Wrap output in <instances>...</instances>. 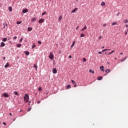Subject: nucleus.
<instances>
[{
  "label": "nucleus",
  "instance_id": "nucleus-1",
  "mask_svg": "<svg viewBox=\"0 0 128 128\" xmlns=\"http://www.w3.org/2000/svg\"><path fill=\"white\" fill-rule=\"evenodd\" d=\"M24 102H28L30 100V96L28 94H25L24 96Z\"/></svg>",
  "mask_w": 128,
  "mask_h": 128
},
{
  "label": "nucleus",
  "instance_id": "nucleus-2",
  "mask_svg": "<svg viewBox=\"0 0 128 128\" xmlns=\"http://www.w3.org/2000/svg\"><path fill=\"white\" fill-rule=\"evenodd\" d=\"M49 58H50V60H54V54H52V52H50V53Z\"/></svg>",
  "mask_w": 128,
  "mask_h": 128
},
{
  "label": "nucleus",
  "instance_id": "nucleus-3",
  "mask_svg": "<svg viewBox=\"0 0 128 128\" xmlns=\"http://www.w3.org/2000/svg\"><path fill=\"white\" fill-rule=\"evenodd\" d=\"M2 96H4V98H8V96H10L8 94V93H6V92L4 93Z\"/></svg>",
  "mask_w": 128,
  "mask_h": 128
},
{
  "label": "nucleus",
  "instance_id": "nucleus-4",
  "mask_svg": "<svg viewBox=\"0 0 128 128\" xmlns=\"http://www.w3.org/2000/svg\"><path fill=\"white\" fill-rule=\"evenodd\" d=\"M71 82L72 84H74V88H76V82L74 80H71Z\"/></svg>",
  "mask_w": 128,
  "mask_h": 128
},
{
  "label": "nucleus",
  "instance_id": "nucleus-5",
  "mask_svg": "<svg viewBox=\"0 0 128 128\" xmlns=\"http://www.w3.org/2000/svg\"><path fill=\"white\" fill-rule=\"evenodd\" d=\"M58 72V70H56V68H54L52 70V73L54 74Z\"/></svg>",
  "mask_w": 128,
  "mask_h": 128
},
{
  "label": "nucleus",
  "instance_id": "nucleus-6",
  "mask_svg": "<svg viewBox=\"0 0 128 128\" xmlns=\"http://www.w3.org/2000/svg\"><path fill=\"white\" fill-rule=\"evenodd\" d=\"M44 22V18H42L38 20L39 24H42V22Z\"/></svg>",
  "mask_w": 128,
  "mask_h": 128
},
{
  "label": "nucleus",
  "instance_id": "nucleus-7",
  "mask_svg": "<svg viewBox=\"0 0 128 128\" xmlns=\"http://www.w3.org/2000/svg\"><path fill=\"white\" fill-rule=\"evenodd\" d=\"M28 12V9H24L22 10L23 14H26V12Z\"/></svg>",
  "mask_w": 128,
  "mask_h": 128
},
{
  "label": "nucleus",
  "instance_id": "nucleus-8",
  "mask_svg": "<svg viewBox=\"0 0 128 128\" xmlns=\"http://www.w3.org/2000/svg\"><path fill=\"white\" fill-rule=\"evenodd\" d=\"M4 46H6V44H4V42H1L0 43V48H4Z\"/></svg>",
  "mask_w": 128,
  "mask_h": 128
},
{
  "label": "nucleus",
  "instance_id": "nucleus-9",
  "mask_svg": "<svg viewBox=\"0 0 128 128\" xmlns=\"http://www.w3.org/2000/svg\"><path fill=\"white\" fill-rule=\"evenodd\" d=\"M104 66H100V70H102V72H104Z\"/></svg>",
  "mask_w": 128,
  "mask_h": 128
},
{
  "label": "nucleus",
  "instance_id": "nucleus-10",
  "mask_svg": "<svg viewBox=\"0 0 128 128\" xmlns=\"http://www.w3.org/2000/svg\"><path fill=\"white\" fill-rule=\"evenodd\" d=\"M88 28V27H86V26H85L81 30V32H84V30H86Z\"/></svg>",
  "mask_w": 128,
  "mask_h": 128
},
{
  "label": "nucleus",
  "instance_id": "nucleus-11",
  "mask_svg": "<svg viewBox=\"0 0 128 128\" xmlns=\"http://www.w3.org/2000/svg\"><path fill=\"white\" fill-rule=\"evenodd\" d=\"M36 18H32L31 20V22H36Z\"/></svg>",
  "mask_w": 128,
  "mask_h": 128
},
{
  "label": "nucleus",
  "instance_id": "nucleus-12",
  "mask_svg": "<svg viewBox=\"0 0 128 128\" xmlns=\"http://www.w3.org/2000/svg\"><path fill=\"white\" fill-rule=\"evenodd\" d=\"M77 10H78V8H74V9L71 12L72 14V13L76 12L77 11Z\"/></svg>",
  "mask_w": 128,
  "mask_h": 128
},
{
  "label": "nucleus",
  "instance_id": "nucleus-13",
  "mask_svg": "<svg viewBox=\"0 0 128 128\" xmlns=\"http://www.w3.org/2000/svg\"><path fill=\"white\" fill-rule=\"evenodd\" d=\"M32 28H30V27H28V32H32Z\"/></svg>",
  "mask_w": 128,
  "mask_h": 128
},
{
  "label": "nucleus",
  "instance_id": "nucleus-14",
  "mask_svg": "<svg viewBox=\"0 0 128 128\" xmlns=\"http://www.w3.org/2000/svg\"><path fill=\"white\" fill-rule=\"evenodd\" d=\"M24 54H26V56H28L30 54V52L28 51L24 52Z\"/></svg>",
  "mask_w": 128,
  "mask_h": 128
},
{
  "label": "nucleus",
  "instance_id": "nucleus-15",
  "mask_svg": "<svg viewBox=\"0 0 128 128\" xmlns=\"http://www.w3.org/2000/svg\"><path fill=\"white\" fill-rule=\"evenodd\" d=\"M101 6H106V2H102L101 3Z\"/></svg>",
  "mask_w": 128,
  "mask_h": 128
},
{
  "label": "nucleus",
  "instance_id": "nucleus-16",
  "mask_svg": "<svg viewBox=\"0 0 128 128\" xmlns=\"http://www.w3.org/2000/svg\"><path fill=\"white\" fill-rule=\"evenodd\" d=\"M10 66V64H8V62H7L6 64L4 66V68H8V66Z\"/></svg>",
  "mask_w": 128,
  "mask_h": 128
},
{
  "label": "nucleus",
  "instance_id": "nucleus-17",
  "mask_svg": "<svg viewBox=\"0 0 128 128\" xmlns=\"http://www.w3.org/2000/svg\"><path fill=\"white\" fill-rule=\"evenodd\" d=\"M2 42H6V40H8V38H4L2 40Z\"/></svg>",
  "mask_w": 128,
  "mask_h": 128
},
{
  "label": "nucleus",
  "instance_id": "nucleus-18",
  "mask_svg": "<svg viewBox=\"0 0 128 128\" xmlns=\"http://www.w3.org/2000/svg\"><path fill=\"white\" fill-rule=\"evenodd\" d=\"M102 76H98V80H102Z\"/></svg>",
  "mask_w": 128,
  "mask_h": 128
},
{
  "label": "nucleus",
  "instance_id": "nucleus-19",
  "mask_svg": "<svg viewBox=\"0 0 128 128\" xmlns=\"http://www.w3.org/2000/svg\"><path fill=\"white\" fill-rule=\"evenodd\" d=\"M106 50H110V49H104L102 50V52H106Z\"/></svg>",
  "mask_w": 128,
  "mask_h": 128
},
{
  "label": "nucleus",
  "instance_id": "nucleus-20",
  "mask_svg": "<svg viewBox=\"0 0 128 128\" xmlns=\"http://www.w3.org/2000/svg\"><path fill=\"white\" fill-rule=\"evenodd\" d=\"M8 10H9L10 12H12V6L8 7Z\"/></svg>",
  "mask_w": 128,
  "mask_h": 128
},
{
  "label": "nucleus",
  "instance_id": "nucleus-21",
  "mask_svg": "<svg viewBox=\"0 0 128 128\" xmlns=\"http://www.w3.org/2000/svg\"><path fill=\"white\" fill-rule=\"evenodd\" d=\"M106 74H108V72H110V69L106 70Z\"/></svg>",
  "mask_w": 128,
  "mask_h": 128
},
{
  "label": "nucleus",
  "instance_id": "nucleus-22",
  "mask_svg": "<svg viewBox=\"0 0 128 128\" xmlns=\"http://www.w3.org/2000/svg\"><path fill=\"white\" fill-rule=\"evenodd\" d=\"M74 44H76V42L74 41L73 42H72V44L71 46V48H74Z\"/></svg>",
  "mask_w": 128,
  "mask_h": 128
},
{
  "label": "nucleus",
  "instance_id": "nucleus-23",
  "mask_svg": "<svg viewBox=\"0 0 128 128\" xmlns=\"http://www.w3.org/2000/svg\"><path fill=\"white\" fill-rule=\"evenodd\" d=\"M72 88V86H70V84L66 86V88L68 90V88Z\"/></svg>",
  "mask_w": 128,
  "mask_h": 128
},
{
  "label": "nucleus",
  "instance_id": "nucleus-24",
  "mask_svg": "<svg viewBox=\"0 0 128 128\" xmlns=\"http://www.w3.org/2000/svg\"><path fill=\"white\" fill-rule=\"evenodd\" d=\"M16 46L17 48H20V46H22V44H16Z\"/></svg>",
  "mask_w": 128,
  "mask_h": 128
},
{
  "label": "nucleus",
  "instance_id": "nucleus-25",
  "mask_svg": "<svg viewBox=\"0 0 128 128\" xmlns=\"http://www.w3.org/2000/svg\"><path fill=\"white\" fill-rule=\"evenodd\" d=\"M34 68H36V70H38V66L36 64L34 65Z\"/></svg>",
  "mask_w": 128,
  "mask_h": 128
},
{
  "label": "nucleus",
  "instance_id": "nucleus-26",
  "mask_svg": "<svg viewBox=\"0 0 128 128\" xmlns=\"http://www.w3.org/2000/svg\"><path fill=\"white\" fill-rule=\"evenodd\" d=\"M62 20V16H60L58 18V20Z\"/></svg>",
  "mask_w": 128,
  "mask_h": 128
},
{
  "label": "nucleus",
  "instance_id": "nucleus-27",
  "mask_svg": "<svg viewBox=\"0 0 128 128\" xmlns=\"http://www.w3.org/2000/svg\"><path fill=\"white\" fill-rule=\"evenodd\" d=\"M124 22L125 24H128V20H124Z\"/></svg>",
  "mask_w": 128,
  "mask_h": 128
},
{
  "label": "nucleus",
  "instance_id": "nucleus-28",
  "mask_svg": "<svg viewBox=\"0 0 128 128\" xmlns=\"http://www.w3.org/2000/svg\"><path fill=\"white\" fill-rule=\"evenodd\" d=\"M114 50H112V52H110L108 54V55L112 54H114Z\"/></svg>",
  "mask_w": 128,
  "mask_h": 128
},
{
  "label": "nucleus",
  "instance_id": "nucleus-29",
  "mask_svg": "<svg viewBox=\"0 0 128 128\" xmlns=\"http://www.w3.org/2000/svg\"><path fill=\"white\" fill-rule=\"evenodd\" d=\"M42 87H39L38 88V91L39 92H42Z\"/></svg>",
  "mask_w": 128,
  "mask_h": 128
},
{
  "label": "nucleus",
  "instance_id": "nucleus-30",
  "mask_svg": "<svg viewBox=\"0 0 128 128\" xmlns=\"http://www.w3.org/2000/svg\"><path fill=\"white\" fill-rule=\"evenodd\" d=\"M36 48V44L34 43L32 46V48Z\"/></svg>",
  "mask_w": 128,
  "mask_h": 128
},
{
  "label": "nucleus",
  "instance_id": "nucleus-31",
  "mask_svg": "<svg viewBox=\"0 0 128 128\" xmlns=\"http://www.w3.org/2000/svg\"><path fill=\"white\" fill-rule=\"evenodd\" d=\"M126 58V57H125L123 59L121 60L120 61L121 62H124V60Z\"/></svg>",
  "mask_w": 128,
  "mask_h": 128
},
{
  "label": "nucleus",
  "instance_id": "nucleus-32",
  "mask_svg": "<svg viewBox=\"0 0 128 128\" xmlns=\"http://www.w3.org/2000/svg\"><path fill=\"white\" fill-rule=\"evenodd\" d=\"M17 24H22V21L20 22H16Z\"/></svg>",
  "mask_w": 128,
  "mask_h": 128
},
{
  "label": "nucleus",
  "instance_id": "nucleus-33",
  "mask_svg": "<svg viewBox=\"0 0 128 128\" xmlns=\"http://www.w3.org/2000/svg\"><path fill=\"white\" fill-rule=\"evenodd\" d=\"M84 34H82L80 35V38H84Z\"/></svg>",
  "mask_w": 128,
  "mask_h": 128
},
{
  "label": "nucleus",
  "instance_id": "nucleus-34",
  "mask_svg": "<svg viewBox=\"0 0 128 128\" xmlns=\"http://www.w3.org/2000/svg\"><path fill=\"white\" fill-rule=\"evenodd\" d=\"M14 94L16 96H18V93L17 92H14Z\"/></svg>",
  "mask_w": 128,
  "mask_h": 128
},
{
  "label": "nucleus",
  "instance_id": "nucleus-35",
  "mask_svg": "<svg viewBox=\"0 0 128 128\" xmlns=\"http://www.w3.org/2000/svg\"><path fill=\"white\" fill-rule=\"evenodd\" d=\"M116 22H114L112 24V26H116Z\"/></svg>",
  "mask_w": 128,
  "mask_h": 128
},
{
  "label": "nucleus",
  "instance_id": "nucleus-36",
  "mask_svg": "<svg viewBox=\"0 0 128 128\" xmlns=\"http://www.w3.org/2000/svg\"><path fill=\"white\" fill-rule=\"evenodd\" d=\"M30 110H32V108H29L28 109V112H30Z\"/></svg>",
  "mask_w": 128,
  "mask_h": 128
},
{
  "label": "nucleus",
  "instance_id": "nucleus-37",
  "mask_svg": "<svg viewBox=\"0 0 128 128\" xmlns=\"http://www.w3.org/2000/svg\"><path fill=\"white\" fill-rule=\"evenodd\" d=\"M46 14V12H44L42 14V16H44V14Z\"/></svg>",
  "mask_w": 128,
  "mask_h": 128
},
{
  "label": "nucleus",
  "instance_id": "nucleus-38",
  "mask_svg": "<svg viewBox=\"0 0 128 128\" xmlns=\"http://www.w3.org/2000/svg\"><path fill=\"white\" fill-rule=\"evenodd\" d=\"M90 72H92L93 74H94V72H92V69H90Z\"/></svg>",
  "mask_w": 128,
  "mask_h": 128
},
{
  "label": "nucleus",
  "instance_id": "nucleus-39",
  "mask_svg": "<svg viewBox=\"0 0 128 128\" xmlns=\"http://www.w3.org/2000/svg\"><path fill=\"white\" fill-rule=\"evenodd\" d=\"M16 38H18V37H16V36H15L13 38V40H16Z\"/></svg>",
  "mask_w": 128,
  "mask_h": 128
},
{
  "label": "nucleus",
  "instance_id": "nucleus-40",
  "mask_svg": "<svg viewBox=\"0 0 128 128\" xmlns=\"http://www.w3.org/2000/svg\"><path fill=\"white\" fill-rule=\"evenodd\" d=\"M38 44H42V42H40V41H38Z\"/></svg>",
  "mask_w": 128,
  "mask_h": 128
},
{
  "label": "nucleus",
  "instance_id": "nucleus-41",
  "mask_svg": "<svg viewBox=\"0 0 128 128\" xmlns=\"http://www.w3.org/2000/svg\"><path fill=\"white\" fill-rule=\"evenodd\" d=\"M84 62H86V58H83Z\"/></svg>",
  "mask_w": 128,
  "mask_h": 128
},
{
  "label": "nucleus",
  "instance_id": "nucleus-42",
  "mask_svg": "<svg viewBox=\"0 0 128 128\" xmlns=\"http://www.w3.org/2000/svg\"><path fill=\"white\" fill-rule=\"evenodd\" d=\"M37 104H40V101H38Z\"/></svg>",
  "mask_w": 128,
  "mask_h": 128
},
{
  "label": "nucleus",
  "instance_id": "nucleus-43",
  "mask_svg": "<svg viewBox=\"0 0 128 128\" xmlns=\"http://www.w3.org/2000/svg\"><path fill=\"white\" fill-rule=\"evenodd\" d=\"M3 124H4V126H6V123L4 122H3Z\"/></svg>",
  "mask_w": 128,
  "mask_h": 128
},
{
  "label": "nucleus",
  "instance_id": "nucleus-44",
  "mask_svg": "<svg viewBox=\"0 0 128 128\" xmlns=\"http://www.w3.org/2000/svg\"><path fill=\"white\" fill-rule=\"evenodd\" d=\"M22 38H21L20 39V42H22Z\"/></svg>",
  "mask_w": 128,
  "mask_h": 128
},
{
  "label": "nucleus",
  "instance_id": "nucleus-45",
  "mask_svg": "<svg viewBox=\"0 0 128 128\" xmlns=\"http://www.w3.org/2000/svg\"><path fill=\"white\" fill-rule=\"evenodd\" d=\"M103 26H104H104H106V24H103Z\"/></svg>",
  "mask_w": 128,
  "mask_h": 128
},
{
  "label": "nucleus",
  "instance_id": "nucleus-46",
  "mask_svg": "<svg viewBox=\"0 0 128 128\" xmlns=\"http://www.w3.org/2000/svg\"><path fill=\"white\" fill-rule=\"evenodd\" d=\"M102 54V52H98V54Z\"/></svg>",
  "mask_w": 128,
  "mask_h": 128
},
{
  "label": "nucleus",
  "instance_id": "nucleus-47",
  "mask_svg": "<svg viewBox=\"0 0 128 128\" xmlns=\"http://www.w3.org/2000/svg\"><path fill=\"white\" fill-rule=\"evenodd\" d=\"M78 30V26L76 28V30Z\"/></svg>",
  "mask_w": 128,
  "mask_h": 128
},
{
  "label": "nucleus",
  "instance_id": "nucleus-48",
  "mask_svg": "<svg viewBox=\"0 0 128 128\" xmlns=\"http://www.w3.org/2000/svg\"><path fill=\"white\" fill-rule=\"evenodd\" d=\"M4 28H6V25H4Z\"/></svg>",
  "mask_w": 128,
  "mask_h": 128
},
{
  "label": "nucleus",
  "instance_id": "nucleus-49",
  "mask_svg": "<svg viewBox=\"0 0 128 128\" xmlns=\"http://www.w3.org/2000/svg\"><path fill=\"white\" fill-rule=\"evenodd\" d=\"M68 58H72V56H69Z\"/></svg>",
  "mask_w": 128,
  "mask_h": 128
},
{
  "label": "nucleus",
  "instance_id": "nucleus-50",
  "mask_svg": "<svg viewBox=\"0 0 128 128\" xmlns=\"http://www.w3.org/2000/svg\"><path fill=\"white\" fill-rule=\"evenodd\" d=\"M30 103L28 104V106H30V102H29Z\"/></svg>",
  "mask_w": 128,
  "mask_h": 128
},
{
  "label": "nucleus",
  "instance_id": "nucleus-51",
  "mask_svg": "<svg viewBox=\"0 0 128 128\" xmlns=\"http://www.w3.org/2000/svg\"><path fill=\"white\" fill-rule=\"evenodd\" d=\"M98 38L99 40H100V38H102V36H100Z\"/></svg>",
  "mask_w": 128,
  "mask_h": 128
},
{
  "label": "nucleus",
  "instance_id": "nucleus-52",
  "mask_svg": "<svg viewBox=\"0 0 128 128\" xmlns=\"http://www.w3.org/2000/svg\"><path fill=\"white\" fill-rule=\"evenodd\" d=\"M105 54H108V52H106Z\"/></svg>",
  "mask_w": 128,
  "mask_h": 128
},
{
  "label": "nucleus",
  "instance_id": "nucleus-53",
  "mask_svg": "<svg viewBox=\"0 0 128 128\" xmlns=\"http://www.w3.org/2000/svg\"><path fill=\"white\" fill-rule=\"evenodd\" d=\"M125 34L126 36V34H128V32H126Z\"/></svg>",
  "mask_w": 128,
  "mask_h": 128
},
{
  "label": "nucleus",
  "instance_id": "nucleus-54",
  "mask_svg": "<svg viewBox=\"0 0 128 128\" xmlns=\"http://www.w3.org/2000/svg\"><path fill=\"white\" fill-rule=\"evenodd\" d=\"M119 14H120V12H118V14H117V16H119Z\"/></svg>",
  "mask_w": 128,
  "mask_h": 128
},
{
  "label": "nucleus",
  "instance_id": "nucleus-55",
  "mask_svg": "<svg viewBox=\"0 0 128 128\" xmlns=\"http://www.w3.org/2000/svg\"><path fill=\"white\" fill-rule=\"evenodd\" d=\"M4 26H8V24H4Z\"/></svg>",
  "mask_w": 128,
  "mask_h": 128
},
{
  "label": "nucleus",
  "instance_id": "nucleus-56",
  "mask_svg": "<svg viewBox=\"0 0 128 128\" xmlns=\"http://www.w3.org/2000/svg\"><path fill=\"white\" fill-rule=\"evenodd\" d=\"M3 60H6V57H4Z\"/></svg>",
  "mask_w": 128,
  "mask_h": 128
},
{
  "label": "nucleus",
  "instance_id": "nucleus-57",
  "mask_svg": "<svg viewBox=\"0 0 128 128\" xmlns=\"http://www.w3.org/2000/svg\"><path fill=\"white\" fill-rule=\"evenodd\" d=\"M126 28H128V24L126 25Z\"/></svg>",
  "mask_w": 128,
  "mask_h": 128
},
{
  "label": "nucleus",
  "instance_id": "nucleus-58",
  "mask_svg": "<svg viewBox=\"0 0 128 128\" xmlns=\"http://www.w3.org/2000/svg\"><path fill=\"white\" fill-rule=\"evenodd\" d=\"M12 113H10V116H12Z\"/></svg>",
  "mask_w": 128,
  "mask_h": 128
},
{
  "label": "nucleus",
  "instance_id": "nucleus-59",
  "mask_svg": "<svg viewBox=\"0 0 128 128\" xmlns=\"http://www.w3.org/2000/svg\"><path fill=\"white\" fill-rule=\"evenodd\" d=\"M102 48H104V46H102Z\"/></svg>",
  "mask_w": 128,
  "mask_h": 128
},
{
  "label": "nucleus",
  "instance_id": "nucleus-60",
  "mask_svg": "<svg viewBox=\"0 0 128 128\" xmlns=\"http://www.w3.org/2000/svg\"><path fill=\"white\" fill-rule=\"evenodd\" d=\"M0 6H2V4L0 3Z\"/></svg>",
  "mask_w": 128,
  "mask_h": 128
},
{
  "label": "nucleus",
  "instance_id": "nucleus-61",
  "mask_svg": "<svg viewBox=\"0 0 128 128\" xmlns=\"http://www.w3.org/2000/svg\"><path fill=\"white\" fill-rule=\"evenodd\" d=\"M120 54H122V53H120Z\"/></svg>",
  "mask_w": 128,
  "mask_h": 128
},
{
  "label": "nucleus",
  "instance_id": "nucleus-62",
  "mask_svg": "<svg viewBox=\"0 0 128 128\" xmlns=\"http://www.w3.org/2000/svg\"><path fill=\"white\" fill-rule=\"evenodd\" d=\"M108 64H110V62H108Z\"/></svg>",
  "mask_w": 128,
  "mask_h": 128
},
{
  "label": "nucleus",
  "instance_id": "nucleus-63",
  "mask_svg": "<svg viewBox=\"0 0 128 128\" xmlns=\"http://www.w3.org/2000/svg\"><path fill=\"white\" fill-rule=\"evenodd\" d=\"M10 40V38H8V40Z\"/></svg>",
  "mask_w": 128,
  "mask_h": 128
},
{
  "label": "nucleus",
  "instance_id": "nucleus-64",
  "mask_svg": "<svg viewBox=\"0 0 128 128\" xmlns=\"http://www.w3.org/2000/svg\"><path fill=\"white\" fill-rule=\"evenodd\" d=\"M0 124H1V123H0Z\"/></svg>",
  "mask_w": 128,
  "mask_h": 128
}]
</instances>
